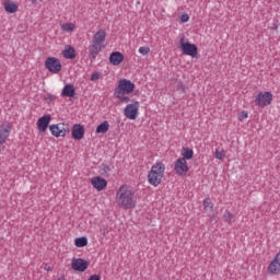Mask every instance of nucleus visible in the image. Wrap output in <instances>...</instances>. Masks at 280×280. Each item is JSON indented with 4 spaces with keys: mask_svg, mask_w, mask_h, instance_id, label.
Returning a JSON list of instances; mask_svg holds the SVG:
<instances>
[{
    "mask_svg": "<svg viewBox=\"0 0 280 280\" xmlns=\"http://www.w3.org/2000/svg\"><path fill=\"white\" fill-rule=\"evenodd\" d=\"M115 202L119 209H125L126 211L135 209L137 207L135 189L128 185H121L116 191Z\"/></svg>",
    "mask_w": 280,
    "mask_h": 280,
    "instance_id": "nucleus-1",
    "label": "nucleus"
},
{
    "mask_svg": "<svg viewBox=\"0 0 280 280\" xmlns=\"http://www.w3.org/2000/svg\"><path fill=\"white\" fill-rule=\"evenodd\" d=\"M135 89H137V85L132 81L120 79L114 90V97L119 100L121 104H128L130 103V95L135 93Z\"/></svg>",
    "mask_w": 280,
    "mask_h": 280,
    "instance_id": "nucleus-2",
    "label": "nucleus"
},
{
    "mask_svg": "<svg viewBox=\"0 0 280 280\" xmlns=\"http://www.w3.org/2000/svg\"><path fill=\"white\" fill-rule=\"evenodd\" d=\"M106 31L98 30L92 37L91 45L89 46V58L90 60H95L100 55V51L106 47Z\"/></svg>",
    "mask_w": 280,
    "mask_h": 280,
    "instance_id": "nucleus-3",
    "label": "nucleus"
},
{
    "mask_svg": "<svg viewBox=\"0 0 280 280\" xmlns=\"http://www.w3.org/2000/svg\"><path fill=\"white\" fill-rule=\"evenodd\" d=\"M165 178V163L156 161L148 173V183L152 187H159Z\"/></svg>",
    "mask_w": 280,
    "mask_h": 280,
    "instance_id": "nucleus-4",
    "label": "nucleus"
},
{
    "mask_svg": "<svg viewBox=\"0 0 280 280\" xmlns=\"http://www.w3.org/2000/svg\"><path fill=\"white\" fill-rule=\"evenodd\" d=\"M179 49L183 51L185 56H190V58H197L198 57V46L195 44L189 43V39L185 37V35H182L179 37Z\"/></svg>",
    "mask_w": 280,
    "mask_h": 280,
    "instance_id": "nucleus-5",
    "label": "nucleus"
},
{
    "mask_svg": "<svg viewBox=\"0 0 280 280\" xmlns=\"http://www.w3.org/2000/svg\"><path fill=\"white\" fill-rule=\"evenodd\" d=\"M141 104L138 101H135L133 103L127 104L122 110L124 116L127 119H130L131 121H135L137 117H139V108Z\"/></svg>",
    "mask_w": 280,
    "mask_h": 280,
    "instance_id": "nucleus-6",
    "label": "nucleus"
},
{
    "mask_svg": "<svg viewBox=\"0 0 280 280\" xmlns=\"http://www.w3.org/2000/svg\"><path fill=\"white\" fill-rule=\"evenodd\" d=\"M272 92H259L255 97L256 106L260 108H266V106H270L272 104Z\"/></svg>",
    "mask_w": 280,
    "mask_h": 280,
    "instance_id": "nucleus-7",
    "label": "nucleus"
},
{
    "mask_svg": "<svg viewBox=\"0 0 280 280\" xmlns=\"http://www.w3.org/2000/svg\"><path fill=\"white\" fill-rule=\"evenodd\" d=\"M49 130L52 137H56L57 139L60 137H67V133L69 132V125L65 122L50 125Z\"/></svg>",
    "mask_w": 280,
    "mask_h": 280,
    "instance_id": "nucleus-8",
    "label": "nucleus"
},
{
    "mask_svg": "<svg viewBox=\"0 0 280 280\" xmlns=\"http://www.w3.org/2000/svg\"><path fill=\"white\" fill-rule=\"evenodd\" d=\"M45 68L50 71V73H60L62 71V63L60 59L56 57H48L45 60Z\"/></svg>",
    "mask_w": 280,
    "mask_h": 280,
    "instance_id": "nucleus-9",
    "label": "nucleus"
},
{
    "mask_svg": "<svg viewBox=\"0 0 280 280\" xmlns=\"http://www.w3.org/2000/svg\"><path fill=\"white\" fill-rule=\"evenodd\" d=\"M174 172L177 176H187V172H189V164H187L185 159L179 158L174 162Z\"/></svg>",
    "mask_w": 280,
    "mask_h": 280,
    "instance_id": "nucleus-10",
    "label": "nucleus"
},
{
    "mask_svg": "<svg viewBox=\"0 0 280 280\" xmlns=\"http://www.w3.org/2000/svg\"><path fill=\"white\" fill-rule=\"evenodd\" d=\"M267 270L269 275H280V252L271 260Z\"/></svg>",
    "mask_w": 280,
    "mask_h": 280,
    "instance_id": "nucleus-11",
    "label": "nucleus"
},
{
    "mask_svg": "<svg viewBox=\"0 0 280 280\" xmlns=\"http://www.w3.org/2000/svg\"><path fill=\"white\" fill-rule=\"evenodd\" d=\"M49 124H51V115H44L37 120V129L39 132H47V128H49Z\"/></svg>",
    "mask_w": 280,
    "mask_h": 280,
    "instance_id": "nucleus-12",
    "label": "nucleus"
},
{
    "mask_svg": "<svg viewBox=\"0 0 280 280\" xmlns=\"http://www.w3.org/2000/svg\"><path fill=\"white\" fill-rule=\"evenodd\" d=\"M11 130L12 126H10V122H2L0 127V143H2V145L8 141Z\"/></svg>",
    "mask_w": 280,
    "mask_h": 280,
    "instance_id": "nucleus-13",
    "label": "nucleus"
},
{
    "mask_svg": "<svg viewBox=\"0 0 280 280\" xmlns=\"http://www.w3.org/2000/svg\"><path fill=\"white\" fill-rule=\"evenodd\" d=\"M91 185L97 191H104V189H106V185H108V182H106V179H104L100 176H95L91 179Z\"/></svg>",
    "mask_w": 280,
    "mask_h": 280,
    "instance_id": "nucleus-14",
    "label": "nucleus"
},
{
    "mask_svg": "<svg viewBox=\"0 0 280 280\" xmlns=\"http://www.w3.org/2000/svg\"><path fill=\"white\" fill-rule=\"evenodd\" d=\"M72 139L75 141H82L84 139V126L80 124L72 126Z\"/></svg>",
    "mask_w": 280,
    "mask_h": 280,
    "instance_id": "nucleus-15",
    "label": "nucleus"
},
{
    "mask_svg": "<svg viewBox=\"0 0 280 280\" xmlns=\"http://www.w3.org/2000/svg\"><path fill=\"white\" fill-rule=\"evenodd\" d=\"M89 268V262L82 258H77L72 260V269L77 272H84Z\"/></svg>",
    "mask_w": 280,
    "mask_h": 280,
    "instance_id": "nucleus-16",
    "label": "nucleus"
},
{
    "mask_svg": "<svg viewBox=\"0 0 280 280\" xmlns=\"http://www.w3.org/2000/svg\"><path fill=\"white\" fill-rule=\"evenodd\" d=\"M2 5L8 14H15V12H19V3L14 2L13 0H5Z\"/></svg>",
    "mask_w": 280,
    "mask_h": 280,
    "instance_id": "nucleus-17",
    "label": "nucleus"
},
{
    "mask_svg": "<svg viewBox=\"0 0 280 280\" xmlns=\"http://www.w3.org/2000/svg\"><path fill=\"white\" fill-rule=\"evenodd\" d=\"M109 62L114 67H119V65H121L124 62V54H121L119 51L112 52L109 56Z\"/></svg>",
    "mask_w": 280,
    "mask_h": 280,
    "instance_id": "nucleus-18",
    "label": "nucleus"
},
{
    "mask_svg": "<svg viewBox=\"0 0 280 280\" xmlns=\"http://www.w3.org/2000/svg\"><path fill=\"white\" fill-rule=\"evenodd\" d=\"M74 96H75V86L71 83L66 84L61 91V97H74Z\"/></svg>",
    "mask_w": 280,
    "mask_h": 280,
    "instance_id": "nucleus-19",
    "label": "nucleus"
},
{
    "mask_svg": "<svg viewBox=\"0 0 280 280\" xmlns=\"http://www.w3.org/2000/svg\"><path fill=\"white\" fill-rule=\"evenodd\" d=\"M61 54L66 60H73V58H75V48L71 45H67Z\"/></svg>",
    "mask_w": 280,
    "mask_h": 280,
    "instance_id": "nucleus-20",
    "label": "nucleus"
},
{
    "mask_svg": "<svg viewBox=\"0 0 280 280\" xmlns=\"http://www.w3.org/2000/svg\"><path fill=\"white\" fill-rule=\"evenodd\" d=\"M180 156V159H184V161H191V159H194V149L189 147L182 148Z\"/></svg>",
    "mask_w": 280,
    "mask_h": 280,
    "instance_id": "nucleus-21",
    "label": "nucleus"
},
{
    "mask_svg": "<svg viewBox=\"0 0 280 280\" xmlns=\"http://www.w3.org/2000/svg\"><path fill=\"white\" fill-rule=\"evenodd\" d=\"M110 129V124L108 121H104L96 128V135H106V132Z\"/></svg>",
    "mask_w": 280,
    "mask_h": 280,
    "instance_id": "nucleus-22",
    "label": "nucleus"
},
{
    "mask_svg": "<svg viewBox=\"0 0 280 280\" xmlns=\"http://www.w3.org/2000/svg\"><path fill=\"white\" fill-rule=\"evenodd\" d=\"M88 244L89 240L84 236L74 240V246H77V248H84Z\"/></svg>",
    "mask_w": 280,
    "mask_h": 280,
    "instance_id": "nucleus-23",
    "label": "nucleus"
},
{
    "mask_svg": "<svg viewBox=\"0 0 280 280\" xmlns=\"http://www.w3.org/2000/svg\"><path fill=\"white\" fill-rule=\"evenodd\" d=\"M60 27L62 32H67L68 34H71L75 30V24L73 23H62L60 24Z\"/></svg>",
    "mask_w": 280,
    "mask_h": 280,
    "instance_id": "nucleus-24",
    "label": "nucleus"
},
{
    "mask_svg": "<svg viewBox=\"0 0 280 280\" xmlns=\"http://www.w3.org/2000/svg\"><path fill=\"white\" fill-rule=\"evenodd\" d=\"M214 156L218 161H224L226 159V151L224 149H215Z\"/></svg>",
    "mask_w": 280,
    "mask_h": 280,
    "instance_id": "nucleus-25",
    "label": "nucleus"
},
{
    "mask_svg": "<svg viewBox=\"0 0 280 280\" xmlns=\"http://www.w3.org/2000/svg\"><path fill=\"white\" fill-rule=\"evenodd\" d=\"M203 209L205 211H213V201H211V198H206L203 200Z\"/></svg>",
    "mask_w": 280,
    "mask_h": 280,
    "instance_id": "nucleus-26",
    "label": "nucleus"
},
{
    "mask_svg": "<svg viewBox=\"0 0 280 280\" xmlns=\"http://www.w3.org/2000/svg\"><path fill=\"white\" fill-rule=\"evenodd\" d=\"M139 54H141V56H148V54H150V47L148 46H141L138 49Z\"/></svg>",
    "mask_w": 280,
    "mask_h": 280,
    "instance_id": "nucleus-27",
    "label": "nucleus"
},
{
    "mask_svg": "<svg viewBox=\"0 0 280 280\" xmlns=\"http://www.w3.org/2000/svg\"><path fill=\"white\" fill-rule=\"evenodd\" d=\"M237 119L238 121H244V119H248V112L243 110L238 113Z\"/></svg>",
    "mask_w": 280,
    "mask_h": 280,
    "instance_id": "nucleus-28",
    "label": "nucleus"
},
{
    "mask_svg": "<svg viewBox=\"0 0 280 280\" xmlns=\"http://www.w3.org/2000/svg\"><path fill=\"white\" fill-rule=\"evenodd\" d=\"M100 78H102V73H100V72H94V73H92L90 80H91L92 82H97V80H100Z\"/></svg>",
    "mask_w": 280,
    "mask_h": 280,
    "instance_id": "nucleus-29",
    "label": "nucleus"
},
{
    "mask_svg": "<svg viewBox=\"0 0 280 280\" xmlns=\"http://www.w3.org/2000/svg\"><path fill=\"white\" fill-rule=\"evenodd\" d=\"M224 220L225 222H231L233 220V214L230 211L225 212Z\"/></svg>",
    "mask_w": 280,
    "mask_h": 280,
    "instance_id": "nucleus-30",
    "label": "nucleus"
},
{
    "mask_svg": "<svg viewBox=\"0 0 280 280\" xmlns=\"http://www.w3.org/2000/svg\"><path fill=\"white\" fill-rule=\"evenodd\" d=\"M189 21V15L187 13L182 14L180 23H187Z\"/></svg>",
    "mask_w": 280,
    "mask_h": 280,
    "instance_id": "nucleus-31",
    "label": "nucleus"
},
{
    "mask_svg": "<svg viewBox=\"0 0 280 280\" xmlns=\"http://www.w3.org/2000/svg\"><path fill=\"white\" fill-rule=\"evenodd\" d=\"M102 168L104 170L105 174H108V172H110V167L105 164L102 165Z\"/></svg>",
    "mask_w": 280,
    "mask_h": 280,
    "instance_id": "nucleus-32",
    "label": "nucleus"
},
{
    "mask_svg": "<svg viewBox=\"0 0 280 280\" xmlns=\"http://www.w3.org/2000/svg\"><path fill=\"white\" fill-rule=\"evenodd\" d=\"M88 280H102V279L100 278V276L93 275Z\"/></svg>",
    "mask_w": 280,
    "mask_h": 280,
    "instance_id": "nucleus-33",
    "label": "nucleus"
},
{
    "mask_svg": "<svg viewBox=\"0 0 280 280\" xmlns=\"http://www.w3.org/2000/svg\"><path fill=\"white\" fill-rule=\"evenodd\" d=\"M178 86L185 91V85H183V83H179Z\"/></svg>",
    "mask_w": 280,
    "mask_h": 280,
    "instance_id": "nucleus-34",
    "label": "nucleus"
},
{
    "mask_svg": "<svg viewBox=\"0 0 280 280\" xmlns=\"http://www.w3.org/2000/svg\"><path fill=\"white\" fill-rule=\"evenodd\" d=\"M57 280H67V278H65V276H61Z\"/></svg>",
    "mask_w": 280,
    "mask_h": 280,
    "instance_id": "nucleus-35",
    "label": "nucleus"
}]
</instances>
